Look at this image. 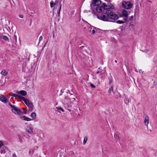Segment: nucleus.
Segmentation results:
<instances>
[{
    "label": "nucleus",
    "instance_id": "7ed1b4c3",
    "mask_svg": "<svg viewBox=\"0 0 157 157\" xmlns=\"http://www.w3.org/2000/svg\"><path fill=\"white\" fill-rule=\"evenodd\" d=\"M107 6L106 5V4L104 3L100 6H97L96 8V10L98 13H103L110 10L107 9Z\"/></svg>",
    "mask_w": 157,
    "mask_h": 157
},
{
    "label": "nucleus",
    "instance_id": "e433bc0d",
    "mask_svg": "<svg viewBox=\"0 0 157 157\" xmlns=\"http://www.w3.org/2000/svg\"><path fill=\"white\" fill-rule=\"evenodd\" d=\"M17 156L15 153H14V154L13 155V157H16Z\"/></svg>",
    "mask_w": 157,
    "mask_h": 157
},
{
    "label": "nucleus",
    "instance_id": "0eeeda50",
    "mask_svg": "<svg viewBox=\"0 0 157 157\" xmlns=\"http://www.w3.org/2000/svg\"><path fill=\"white\" fill-rule=\"evenodd\" d=\"M0 101L3 103L6 104L9 102V98L6 95H2L0 96Z\"/></svg>",
    "mask_w": 157,
    "mask_h": 157
},
{
    "label": "nucleus",
    "instance_id": "f704fd0d",
    "mask_svg": "<svg viewBox=\"0 0 157 157\" xmlns=\"http://www.w3.org/2000/svg\"><path fill=\"white\" fill-rule=\"evenodd\" d=\"M114 137L115 139H116L117 140V139L118 138V137L117 135H114Z\"/></svg>",
    "mask_w": 157,
    "mask_h": 157
},
{
    "label": "nucleus",
    "instance_id": "13d9d810",
    "mask_svg": "<svg viewBox=\"0 0 157 157\" xmlns=\"http://www.w3.org/2000/svg\"><path fill=\"white\" fill-rule=\"evenodd\" d=\"M82 47V48H83V47H83V46H82V47Z\"/></svg>",
    "mask_w": 157,
    "mask_h": 157
},
{
    "label": "nucleus",
    "instance_id": "3c124183",
    "mask_svg": "<svg viewBox=\"0 0 157 157\" xmlns=\"http://www.w3.org/2000/svg\"><path fill=\"white\" fill-rule=\"evenodd\" d=\"M56 108H57L58 110H59V107H56Z\"/></svg>",
    "mask_w": 157,
    "mask_h": 157
},
{
    "label": "nucleus",
    "instance_id": "37998d69",
    "mask_svg": "<svg viewBox=\"0 0 157 157\" xmlns=\"http://www.w3.org/2000/svg\"><path fill=\"white\" fill-rule=\"evenodd\" d=\"M71 155H74L75 154H74V152L71 151Z\"/></svg>",
    "mask_w": 157,
    "mask_h": 157
},
{
    "label": "nucleus",
    "instance_id": "aec40b11",
    "mask_svg": "<svg viewBox=\"0 0 157 157\" xmlns=\"http://www.w3.org/2000/svg\"><path fill=\"white\" fill-rule=\"evenodd\" d=\"M13 95V97H15V98H19V99H21V98L22 97L21 96L17 94H14Z\"/></svg>",
    "mask_w": 157,
    "mask_h": 157
},
{
    "label": "nucleus",
    "instance_id": "49530a36",
    "mask_svg": "<svg viewBox=\"0 0 157 157\" xmlns=\"http://www.w3.org/2000/svg\"><path fill=\"white\" fill-rule=\"evenodd\" d=\"M142 70H141L140 69L139 70V72L140 73H141L142 72Z\"/></svg>",
    "mask_w": 157,
    "mask_h": 157
},
{
    "label": "nucleus",
    "instance_id": "9d476101",
    "mask_svg": "<svg viewBox=\"0 0 157 157\" xmlns=\"http://www.w3.org/2000/svg\"><path fill=\"white\" fill-rule=\"evenodd\" d=\"M16 93L17 94H21L23 96H25L27 94L26 92L24 90H21L20 91H17Z\"/></svg>",
    "mask_w": 157,
    "mask_h": 157
},
{
    "label": "nucleus",
    "instance_id": "b1692460",
    "mask_svg": "<svg viewBox=\"0 0 157 157\" xmlns=\"http://www.w3.org/2000/svg\"><path fill=\"white\" fill-rule=\"evenodd\" d=\"M55 5V4L53 1H52L50 2V6L51 7H53Z\"/></svg>",
    "mask_w": 157,
    "mask_h": 157
},
{
    "label": "nucleus",
    "instance_id": "39448f33",
    "mask_svg": "<svg viewBox=\"0 0 157 157\" xmlns=\"http://www.w3.org/2000/svg\"><path fill=\"white\" fill-rule=\"evenodd\" d=\"M84 24L86 25V27L88 28V30L89 32L91 33L92 34H94L95 33V29H96L94 26H91L90 25L87 23L86 21H85Z\"/></svg>",
    "mask_w": 157,
    "mask_h": 157
},
{
    "label": "nucleus",
    "instance_id": "7c9ffc66",
    "mask_svg": "<svg viewBox=\"0 0 157 157\" xmlns=\"http://www.w3.org/2000/svg\"><path fill=\"white\" fill-rule=\"evenodd\" d=\"M149 51V50L148 49H146L144 51H142L143 52H145V53H147Z\"/></svg>",
    "mask_w": 157,
    "mask_h": 157
},
{
    "label": "nucleus",
    "instance_id": "f8f14e48",
    "mask_svg": "<svg viewBox=\"0 0 157 157\" xmlns=\"http://www.w3.org/2000/svg\"><path fill=\"white\" fill-rule=\"evenodd\" d=\"M21 99L24 101L27 105L28 106V105H29L30 102H29V101L28 99H26L25 97H23L22 96L21 98Z\"/></svg>",
    "mask_w": 157,
    "mask_h": 157
},
{
    "label": "nucleus",
    "instance_id": "4be33fe9",
    "mask_svg": "<svg viewBox=\"0 0 157 157\" xmlns=\"http://www.w3.org/2000/svg\"><path fill=\"white\" fill-rule=\"evenodd\" d=\"M28 132L30 134H32L33 133V132L32 129L29 128L27 130Z\"/></svg>",
    "mask_w": 157,
    "mask_h": 157
},
{
    "label": "nucleus",
    "instance_id": "c756f323",
    "mask_svg": "<svg viewBox=\"0 0 157 157\" xmlns=\"http://www.w3.org/2000/svg\"><path fill=\"white\" fill-rule=\"evenodd\" d=\"M3 145V143L0 140V148Z\"/></svg>",
    "mask_w": 157,
    "mask_h": 157
},
{
    "label": "nucleus",
    "instance_id": "4d7b16f0",
    "mask_svg": "<svg viewBox=\"0 0 157 157\" xmlns=\"http://www.w3.org/2000/svg\"><path fill=\"white\" fill-rule=\"evenodd\" d=\"M82 47V48H83V47H83V46H82V47Z\"/></svg>",
    "mask_w": 157,
    "mask_h": 157
},
{
    "label": "nucleus",
    "instance_id": "6e6d98bb",
    "mask_svg": "<svg viewBox=\"0 0 157 157\" xmlns=\"http://www.w3.org/2000/svg\"><path fill=\"white\" fill-rule=\"evenodd\" d=\"M98 18H99H99L98 16Z\"/></svg>",
    "mask_w": 157,
    "mask_h": 157
},
{
    "label": "nucleus",
    "instance_id": "4c0bfd02",
    "mask_svg": "<svg viewBox=\"0 0 157 157\" xmlns=\"http://www.w3.org/2000/svg\"><path fill=\"white\" fill-rule=\"evenodd\" d=\"M59 110H61L62 112L64 111L63 109H62L61 107H59Z\"/></svg>",
    "mask_w": 157,
    "mask_h": 157
},
{
    "label": "nucleus",
    "instance_id": "bf43d9fd",
    "mask_svg": "<svg viewBox=\"0 0 157 157\" xmlns=\"http://www.w3.org/2000/svg\"><path fill=\"white\" fill-rule=\"evenodd\" d=\"M54 34H53V37H54Z\"/></svg>",
    "mask_w": 157,
    "mask_h": 157
},
{
    "label": "nucleus",
    "instance_id": "de8ad7c7",
    "mask_svg": "<svg viewBox=\"0 0 157 157\" xmlns=\"http://www.w3.org/2000/svg\"><path fill=\"white\" fill-rule=\"evenodd\" d=\"M57 13L58 15L59 16V10L57 11Z\"/></svg>",
    "mask_w": 157,
    "mask_h": 157
},
{
    "label": "nucleus",
    "instance_id": "09e8293b",
    "mask_svg": "<svg viewBox=\"0 0 157 157\" xmlns=\"http://www.w3.org/2000/svg\"><path fill=\"white\" fill-rule=\"evenodd\" d=\"M61 5H60V6H59V11H60V10H61Z\"/></svg>",
    "mask_w": 157,
    "mask_h": 157
},
{
    "label": "nucleus",
    "instance_id": "dca6fc26",
    "mask_svg": "<svg viewBox=\"0 0 157 157\" xmlns=\"http://www.w3.org/2000/svg\"><path fill=\"white\" fill-rule=\"evenodd\" d=\"M1 38L6 41H8L9 40L8 38L6 36L2 35V36H1Z\"/></svg>",
    "mask_w": 157,
    "mask_h": 157
},
{
    "label": "nucleus",
    "instance_id": "f3484780",
    "mask_svg": "<svg viewBox=\"0 0 157 157\" xmlns=\"http://www.w3.org/2000/svg\"><path fill=\"white\" fill-rule=\"evenodd\" d=\"M108 93L109 94L111 95L112 93H114L113 88L112 87H111L108 90Z\"/></svg>",
    "mask_w": 157,
    "mask_h": 157
},
{
    "label": "nucleus",
    "instance_id": "a19ab883",
    "mask_svg": "<svg viewBox=\"0 0 157 157\" xmlns=\"http://www.w3.org/2000/svg\"><path fill=\"white\" fill-rule=\"evenodd\" d=\"M13 94H14L13 93H11L9 94L11 96H13Z\"/></svg>",
    "mask_w": 157,
    "mask_h": 157
},
{
    "label": "nucleus",
    "instance_id": "2f4dec72",
    "mask_svg": "<svg viewBox=\"0 0 157 157\" xmlns=\"http://www.w3.org/2000/svg\"><path fill=\"white\" fill-rule=\"evenodd\" d=\"M99 74L100 75H101V72L99 71H98L95 73V75Z\"/></svg>",
    "mask_w": 157,
    "mask_h": 157
},
{
    "label": "nucleus",
    "instance_id": "4468645a",
    "mask_svg": "<svg viewBox=\"0 0 157 157\" xmlns=\"http://www.w3.org/2000/svg\"><path fill=\"white\" fill-rule=\"evenodd\" d=\"M149 123V118L147 116H146L145 117L144 120V124L145 125L147 126L148 124Z\"/></svg>",
    "mask_w": 157,
    "mask_h": 157
},
{
    "label": "nucleus",
    "instance_id": "79ce46f5",
    "mask_svg": "<svg viewBox=\"0 0 157 157\" xmlns=\"http://www.w3.org/2000/svg\"><path fill=\"white\" fill-rule=\"evenodd\" d=\"M112 82V81L110 79L109 80V84H110V83Z\"/></svg>",
    "mask_w": 157,
    "mask_h": 157
},
{
    "label": "nucleus",
    "instance_id": "a878e982",
    "mask_svg": "<svg viewBox=\"0 0 157 157\" xmlns=\"http://www.w3.org/2000/svg\"><path fill=\"white\" fill-rule=\"evenodd\" d=\"M75 10H72L70 11V15H73L74 14Z\"/></svg>",
    "mask_w": 157,
    "mask_h": 157
},
{
    "label": "nucleus",
    "instance_id": "c85d7f7f",
    "mask_svg": "<svg viewBox=\"0 0 157 157\" xmlns=\"http://www.w3.org/2000/svg\"><path fill=\"white\" fill-rule=\"evenodd\" d=\"M133 16H131L129 18V20L130 21H132L133 20Z\"/></svg>",
    "mask_w": 157,
    "mask_h": 157
},
{
    "label": "nucleus",
    "instance_id": "f257e3e1",
    "mask_svg": "<svg viewBox=\"0 0 157 157\" xmlns=\"http://www.w3.org/2000/svg\"><path fill=\"white\" fill-rule=\"evenodd\" d=\"M118 18V16L110 10L102 13L100 17V19L102 21L113 22Z\"/></svg>",
    "mask_w": 157,
    "mask_h": 157
},
{
    "label": "nucleus",
    "instance_id": "58836bf2",
    "mask_svg": "<svg viewBox=\"0 0 157 157\" xmlns=\"http://www.w3.org/2000/svg\"><path fill=\"white\" fill-rule=\"evenodd\" d=\"M88 12H90V10H84V13H87Z\"/></svg>",
    "mask_w": 157,
    "mask_h": 157
},
{
    "label": "nucleus",
    "instance_id": "5fc2aeb1",
    "mask_svg": "<svg viewBox=\"0 0 157 157\" xmlns=\"http://www.w3.org/2000/svg\"><path fill=\"white\" fill-rule=\"evenodd\" d=\"M113 40H115V38H113Z\"/></svg>",
    "mask_w": 157,
    "mask_h": 157
},
{
    "label": "nucleus",
    "instance_id": "2eb2a0df",
    "mask_svg": "<svg viewBox=\"0 0 157 157\" xmlns=\"http://www.w3.org/2000/svg\"><path fill=\"white\" fill-rule=\"evenodd\" d=\"M21 118L22 120L26 121H29L31 120L30 118L25 116L21 117Z\"/></svg>",
    "mask_w": 157,
    "mask_h": 157
},
{
    "label": "nucleus",
    "instance_id": "6ab92c4d",
    "mask_svg": "<svg viewBox=\"0 0 157 157\" xmlns=\"http://www.w3.org/2000/svg\"><path fill=\"white\" fill-rule=\"evenodd\" d=\"M31 116L33 118L35 119L36 117V114L35 113L33 112L31 113Z\"/></svg>",
    "mask_w": 157,
    "mask_h": 157
},
{
    "label": "nucleus",
    "instance_id": "5701e85b",
    "mask_svg": "<svg viewBox=\"0 0 157 157\" xmlns=\"http://www.w3.org/2000/svg\"><path fill=\"white\" fill-rule=\"evenodd\" d=\"M117 23L119 24H121L124 23V22L121 20H118L117 21Z\"/></svg>",
    "mask_w": 157,
    "mask_h": 157
},
{
    "label": "nucleus",
    "instance_id": "864d4df0",
    "mask_svg": "<svg viewBox=\"0 0 157 157\" xmlns=\"http://www.w3.org/2000/svg\"><path fill=\"white\" fill-rule=\"evenodd\" d=\"M47 42H48V41H47V42L45 44H45H47ZM45 46V45H44V46Z\"/></svg>",
    "mask_w": 157,
    "mask_h": 157
},
{
    "label": "nucleus",
    "instance_id": "bb28decb",
    "mask_svg": "<svg viewBox=\"0 0 157 157\" xmlns=\"http://www.w3.org/2000/svg\"><path fill=\"white\" fill-rule=\"evenodd\" d=\"M90 86L92 88H95L96 87L92 83L90 84Z\"/></svg>",
    "mask_w": 157,
    "mask_h": 157
},
{
    "label": "nucleus",
    "instance_id": "c9c22d12",
    "mask_svg": "<svg viewBox=\"0 0 157 157\" xmlns=\"http://www.w3.org/2000/svg\"><path fill=\"white\" fill-rule=\"evenodd\" d=\"M19 141H20V142L21 143H22L23 142V140H22V139L21 138H20V137H19Z\"/></svg>",
    "mask_w": 157,
    "mask_h": 157
},
{
    "label": "nucleus",
    "instance_id": "8fccbe9b",
    "mask_svg": "<svg viewBox=\"0 0 157 157\" xmlns=\"http://www.w3.org/2000/svg\"><path fill=\"white\" fill-rule=\"evenodd\" d=\"M115 62L116 63H117V61L116 60H115Z\"/></svg>",
    "mask_w": 157,
    "mask_h": 157
},
{
    "label": "nucleus",
    "instance_id": "20e7f679",
    "mask_svg": "<svg viewBox=\"0 0 157 157\" xmlns=\"http://www.w3.org/2000/svg\"><path fill=\"white\" fill-rule=\"evenodd\" d=\"M122 7L126 9H129L132 6V4L130 2L123 1L122 3Z\"/></svg>",
    "mask_w": 157,
    "mask_h": 157
},
{
    "label": "nucleus",
    "instance_id": "423d86ee",
    "mask_svg": "<svg viewBox=\"0 0 157 157\" xmlns=\"http://www.w3.org/2000/svg\"><path fill=\"white\" fill-rule=\"evenodd\" d=\"M130 13L129 11L124 10L122 11V16L125 21H127L128 18V15Z\"/></svg>",
    "mask_w": 157,
    "mask_h": 157
},
{
    "label": "nucleus",
    "instance_id": "473e14b6",
    "mask_svg": "<svg viewBox=\"0 0 157 157\" xmlns=\"http://www.w3.org/2000/svg\"><path fill=\"white\" fill-rule=\"evenodd\" d=\"M64 89H62L61 90V94H60L59 95H62V93H64Z\"/></svg>",
    "mask_w": 157,
    "mask_h": 157
},
{
    "label": "nucleus",
    "instance_id": "412c9836",
    "mask_svg": "<svg viewBox=\"0 0 157 157\" xmlns=\"http://www.w3.org/2000/svg\"><path fill=\"white\" fill-rule=\"evenodd\" d=\"M88 139V138L86 136L84 138L83 141V144L85 145Z\"/></svg>",
    "mask_w": 157,
    "mask_h": 157
},
{
    "label": "nucleus",
    "instance_id": "6e6552de",
    "mask_svg": "<svg viewBox=\"0 0 157 157\" xmlns=\"http://www.w3.org/2000/svg\"><path fill=\"white\" fill-rule=\"evenodd\" d=\"M11 110L12 112L15 114H20L21 113H22L20 109L16 107L15 106Z\"/></svg>",
    "mask_w": 157,
    "mask_h": 157
},
{
    "label": "nucleus",
    "instance_id": "72a5a7b5",
    "mask_svg": "<svg viewBox=\"0 0 157 157\" xmlns=\"http://www.w3.org/2000/svg\"><path fill=\"white\" fill-rule=\"evenodd\" d=\"M43 37L42 36H40L39 39V41H40L41 40H42Z\"/></svg>",
    "mask_w": 157,
    "mask_h": 157
},
{
    "label": "nucleus",
    "instance_id": "cd10ccee",
    "mask_svg": "<svg viewBox=\"0 0 157 157\" xmlns=\"http://www.w3.org/2000/svg\"><path fill=\"white\" fill-rule=\"evenodd\" d=\"M8 104L12 108V109L15 106L13 105L10 102H9Z\"/></svg>",
    "mask_w": 157,
    "mask_h": 157
},
{
    "label": "nucleus",
    "instance_id": "ddd939ff",
    "mask_svg": "<svg viewBox=\"0 0 157 157\" xmlns=\"http://www.w3.org/2000/svg\"><path fill=\"white\" fill-rule=\"evenodd\" d=\"M28 106L29 107L30 111L32 112L33 110L34 106L33 103L32 102H30L29 105H28Z\"/></svg>",
    "mask_w": 157,
    "mask_h": 157
},
{
    "label": "nucleus",
    "instance_id": "603ef678",
    "mask_svg": "<svg viewBox=\"0 0 157 157\" xmlns=\"http://www.w3.org/2000/svg\"><path fill=\"white\" fill-rule=\"evenodd\" d=\"M90 7H91V9H92V6H91V4H90Z\"/></svg>",
    "mask_w": 157,
    "mask_h": 157
},
{
    "label": "nucleus",
    "instance_id": "f03ea898",
    "mask_svg": "<svg viewBox=\"0 0 157 157\" xmlns=\"http://www.w3.org/2000/svg\"><path fill=\"white\" fill-rule=\"evenodd\" d=\"M75 98H72L71 99H69L68 97L65 96L63 101V103L65 105V107H67V109L70 111L71 110L68 108H71L74 103L73 101H75Z\"/></svg>",
    "mask_w": 157,
    "mask_h": 157
},
{
    "label": "nucleus",
    "instance_id": "a18cd8bd",
    "mask_svg": "<svg viewBox=\"0 0 157 157\" xmlns=\"http://www.w3.org/2000/svg\"><path fill=\"white\" fill-rule=\"evenodd\" d=\"M82 27H83V29H86V26H84V25H83Z\"/></svg>",
    "mask_w": 157,
    "mask_h": 157
},
{
    "label": "nucleus",
    "instance_id": "c03bdc74",
    "mask_svg": "<svg viewBox=\"0 0 157 157\" xmlns=\"http://www.w3.org/2000/svg\"><path fill=\"white\" fill-rule=\"evenodd\" d=\"M21 18H23V16L22 15H21L19 16Z\"/></svg>",
    "mask_w": 157,
    "mask_h": 157
},
{
    "label": "nucleus",
    "instance_id": "1a4fd4ad",
    "mask_svg": "<svg viewBox=\"0 0 157 157\" xmlns=\"http://www.w3.org/2000/svg\"><path fill=\"white\" fill-rule=\"evenodd\" d=\"M92 4L93 6H98L101 3L100 0H92Z\"/></svg>",
    "mask_w": 157,
    "mask_h": 157
},
{
    "label": "nucleus",
    "instance_id": "ea45409f",
    "mask_svg": "<svg viewBox=\"0 0 157 157\" xmlns=\"http://www.w3.org/2000/svg\"><path fill=\"white\" fill-rule=\"evenodd\" d=\"M14 38L15 39V42H17V37H16V36H14Z\"/></svg>",
    "mask_w": 157,
    "mask_h": 157
},
{
    "label": "nucleus",
    "instance_id": "a211bd4d",
    "mask_svg": "<svg viewBox=\"0 0 157 157\" xmlns=\"http://www.w3.org/2000/svg\"><path fill=\"white\" fill-rule=\"evenodd\" d=\"M8 73L7 71H6L5 70H3L1 72V74L4 76H6L7 74Z\"/></svg>",
    "mask_w": 157,
    "mask_h": 157
},
{
    "label": "nucleus",
    "instance_id": "9b49d317",
    "mask_svg": "<svg viewBox=\"0 0 157 157\" xmlns=\"http://www.w3.org/2000/svg\"><path fill=\"white\" fill-rule=\"evenodd\" d=\"M107 4H106V5L107 6V9L109 10V9H113V6L110 3V1L108 2Z\"/></svg>",
    "mask_w": 157,
    "mask_h": 157
},
{
    "label": "nucleus",
    "instance_id": "393cba45",
    "mask_svg": "<svg viewBox=\"0 0 157 157\" xmlns=\"http://www.w3.org/2000/svg\"><path fill=\"white\" fill-rule=\"evenodd\" d=\"M124 102H125V103L126 104H128L129 103V99H127L126 98V99L125 100Z\"/></svg>",
    "mask_w": 157,
    "mask_h": 157
}]
</instances>
